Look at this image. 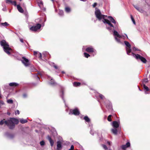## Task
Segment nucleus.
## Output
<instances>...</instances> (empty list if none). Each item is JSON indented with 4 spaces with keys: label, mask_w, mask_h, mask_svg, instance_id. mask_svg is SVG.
Here are the masks:
<instances>
[{
    "label": "nucleus",
    "mask_w": 150,
    "mask_h": 150,
    "mask_svg": "<svg viewBox=\"0 0 150 150\" xmlns=\"http://www.w3.org/2000/svg\"><path fill=\"white\" fill-rule=\"evenodd\" d=\"M19 12L23 13V14L26 15L27 13V10L26 9H24L21 6H20L19 4Z\"/></svg>",
    "instance_id": "4468645a"
},
{
    "label": "nucleus",
    "mask_w": 150,
    "mask_h": 150,
    "mask_svg": "<svg viewBox=\"0 0 150 150\" xmlns=\"http://www.w3.org/2000/svg\"><path fill=\"white\" fill-rule=\"evenodd\" d=\"M0 44L3 47L4 50L5 52L9 55L13 52L12 49L9 47L8 43L4 40L0 41Z\"/></svg>",
    "instance_id": "20e7f679"
},
{
    "label": "nucleus",
    "mask_w": 150,
    "mask_h": 150,
    "mask_svg": "<svg viewBox=\"0 0 150 150\" xmlns=\"http://www.w3.org/2000/svg\"><path fill=\"white\" fill-rule=\"evenodd\" d=\"M130 146V143L129 142H127L125 145H122L121 146V148L122 149L125 150V149L129 147Z\"/></svg>",
    "instance_id": "a211bd4d"
},
{
    "label": "nucleus",
    "mask_w": 150,
    "mask_h": 150,
    "mask_svg": "<svg viewBox=\"0 0 150 150\" xmlns=\"http://www.w3.org/2000/svg\"><path fill=\"white\" fill-rule=\"evenodd\" d=\"M40 59H42V54L41 53L39 52L38 53L37 56Z\"/></svg>",
    "instance_id": "ea45409f"
},
{
    "label": "nucleus",
    "mask_w": 150,
    "mask_h": 150,
    "mask_svg": "<svg viewBox=\"0 0 150 150\" xmlns=\"http://www.w3.org/2000/svg\"><path fill=\"white\" fill-rule=\"evenodd\" d=\"M63 11L62 10H59V14L60 16H62L63 15Z\"/></svg>",
    "instance_id": "4c0bfd02"
},
{
    "label": "nucleus",
    "mask_w": 150,
    "mask_h": 150,
    "mask_svg": "<svg viewBox=\"0 0 150 150\" xmlns=\"http://www.w3.org/2000/svg\"><path fill=\"white\" fill-rule=\"evenodd\" d=\"M4 104V102L3 101L0 100V107H1V106Z\"/></svg>",
    "instance_id": "09e8293b"
},
{
    "label": "nucleus",
    "mask_w": 150,
    "mask_h": 150,
    "mask_svg": "<svg viewBox=\"0 0 150 150\" xmlns=\"http://www.w3.org/2000/svg\"><path fill=\"white\" fill-rule=\"evenodd\" d=\"M132 50L134 51H140V50L138 49V48H136L135 47H132Z\"/></svg>",
    "instance_id": "37998d69"
},
{
    "label": "nucleus",
    "mask_w": 150,
    "mask_h": 150,
    "mask_svg": "<svg viewBox=\"0 0 150 150\" xmlns=\"http://www.w3.org/2000/svg\"><path fill=\"white\" fill-rule=\"evenodd\" d=\"M83 119L85 120L86 122H87L88 125L89 124H91V123H90V119L89 118V117L87 116H85L84 118ZM89 126V125H88Z\"/></svg>",
    "instance_id": "4be33fe9"
},
{
    "label": "nucleus",
    "mask_w": 150,
    "mask_h": 150,
    "mask_svg": "<svg viewBox=\"0 0 150 150\" xmlns=\"http://www.w3.org/2000/svg\"><path fill=\"white\" fill-rule=\"evenodd\" d=\"M17 9L19 11V5H17Z\"/></svg>",
    "instance_id": "6e6d98bb"
},
{
    "label": "nucleus",
    "mask_w": 150,
    "mask_h": 150,
    "mask_svg": "<svg viewBox=\"0 0 150 150\" xmlns=\"http://www.w3.org/2000/svg\"><path fill=\"white\" fill-rule=\"evenodd\" d=\"M124 42L126 46V49L127 54L128 55H130V53L131 52V45L127 41H125Z\"/></svg>",
    "instance_id": "0eeeda50"
},
{
    "label": "nucleus",
    "mask_w": 150,
    "mask_h": 150,
    "mask_svg": "<svg viewBox=\"0 0 150 150\" xmlns=\"http://www.w3.org/2000/svg\"><path fill=\"white\" fill-rule=\"evenodd\" d=\"M86 51L88 52H94L96 54V51L93 49L91 46H90L87 48L86 49Z\"/></svg>",
    "instance_id": "f8f14e48"
},
{
    "label": "nucleus",
    "mask_w": 150,
    "mask_h": 150,
    "mask_svg": "<svg viewBox=\"0 0 150 150\" xmlns=\"http://www.w3.org/2000/svg\"><path fill=\"white\" fill-rule=\"evenodd\" d=\"M74 146L73 145H72L71 146L70 149H69L68 150H74Z\"/></svg>",
    "instance_id": "8fccbe9b"
},
{
    "label": "nucleus",
    "mask_w": 150,
    "mask_h": 150,
    "mask_svg": "<svg viewBox=\"0 0 150 150\" xmlns=\"http://www.w3.org/2000/svg\"><path fill=\"white\" fill-rule=\"evenodd\" d=\"M107 143L108 144H109V145H110V142L109 141L107 142Z\"/></svg>",
    "instance_id": "5fc2aeb1"
},
{
    "label": "nucleus",
    "mask_w": 150,
    "mask_h": 150,
    "mask_svg": "<svg viewBox=\"0 0 150 150\" xmlns=\"http://www.w3.org/2000/svg\"><path fill=\"white\" fill-rule=\"evenodd\" d=\"M37 2L39 6L41 8L43 6V3L41 0H37Z\"/></svg>",
    "instance_id": "b1692460"
},
{
    "label": "nucleus",
    "mask_w": 150,
    "mask_h": 150,
    "mask_svg": "<svg viewBox=\"0 0 150 150\" xmlns=\"http://www.w3.org/2000/svg\"><path fill=\"white\" fill-rule=\"evenodd\" d=\"M7 102L9 104H12L13 103V101L11 99H9L7 100Z\"/></svg>",
    "instance_id": "a19ab883"
},
{
    "label": "nucleus",
    "mask_w": 150,
    "mask_h": 150,
    "mask_svg": "<svg viewBox=\"0 0 150 150\" xmlns=\"http://www.w3.org/2000/svg\"><path fill=\"white\" fill-rule=\"evenodd\" d=\"M80 1H85V0H80Z\"/></svg>",
    "instance_id": "e2e57ef3"
},
{
    "label": "nucleus",
    "mask_w": 150,
    "mask_h": 150,
    "mask_svg": "<svg viewBox=\"0 0 150 150\" xmlns=\"http://www.w3.org/2000/svg\"><path fill=\"white\" fill-rule=\"evenodd\" d=\"M22 1V0H19V1Z\"/></svg>",
    "instance_id": "338daca9"
},
{
    "label": "nucleus",
    "mask_w": 150,
    "mask_h": 150,
    "mask_svg": "<svg viewBox=\"0 0 150 150\" xmlns=\"http://www.w3.org/2000/svg\"><path fill=\"white\" fill-rule=\"evenodd\" d=\"M97 4L96 3H95L93 5V8H94L96 7V6L97 5Z\"/></svg>",
    "instance_id": "3c124183"
},
{
    "label": "nucleus",
    "mask_w": 150,
    "mask_h": 150,
    "mask_svg": "<svg viewBox=\"0 0 150 150\" xmlns=\"http://www.w3.org/2000/svg\"><path fill=\"white\" fill-rule=\"evenodd\" d=\"M79 114V111L77 108H76L73 110H71L69 113V115L74 114L75 115H78Z\"/></svg>",
    "instance_id": "6e6552de"
},
{
    "label": "nucleus",
    "mask_w": 150,
    "mask_h": 150,
    "mask_svg": "<svg viewBox=\"0 0 150 150\" xmlns=\"http://www.w3.org/2000/svg\"><path fill=\"white\" fill-rule=\"evenodd\" d=\"M98 96L100 98V99H102V100H104V99H105V100H106V98H105V97H104V96H103V95L100 94V93H98Z\"/></svg>",
    "instance_id": "c756f323"
},
{
    "label": "nucleus",
    "mask_w": 150,
    "mask_h": 150,
    "mask_svg": "<svg viewBox=\"0 0 150 150\" xmlns=\"http://www.w3.org/2000/svg\"><path fill=\"white\" fill-rule=\"evenodd\" d=\"M7 114L8 115H9L10 114V113H9V112H8L7 113Z\"/></svg>",
    "instance_id": "bf43d9fd"
},
{
    "label": "nucleus",
    "mask_w": 150,
    "mask_h": 150,
    "mask_svg": "<svg viewBox=\"0 0 150 150\" xmlns=\"http://www.w3.org/2000/svg\"><path fill=\"white\" fill-rule=\"evenodd\" d=\"M6 2L8 4H11L14 6H16V2L15 1H12L11 0H6Z\"/></svg>",
    "instance_id": "aec40b11"
},
{
    "label": "nucleus",
    "mask_w": 150,
    "mask_h": 150,
    "mask_svg": "<svg viewBox=\"0 0 150 150\" xmlns=\"http://www.w3.org/2000/svg\"><path fill=\"white\" fill-rule=\"evenodd\" d=\"M54 64V67L56 69H58V67H57L56 65H55L54 63H53Z\"/></svg>",
    "instance_id": "603ef678"
},
{
    "label": "nucleus",
    "mask_w": 150,
    "mask_h": 150,
    "mask_svg": "<svg viewBox=\"0 0 150 150\" xmlns=\"http://www.w3.org/2000/svg\"><path fill=\"white\" fill-rule=\"evenodd\" d=\"M57 149L58 150H59L61 149L62 147V142L60 141H58L57 142Z\"/></svg>",
    "instance_id": "f3484780"
},
{
    "label": "nucleus",
    "mask_w": 150,
    "mask_h": 150,
    "mask_svg": "<svg viewBox=\"0 0 150 150\" xmlns=\"http://www.w3.org/2000/svg\"><path fill=\"white\" fill-rule=\"evenodd\" d=\"M19 121L22 124H24L27 122L28 121L26 119H19Z\"/></svg>",
    "instance_id": "cd10ccee"
},
{
    "label": "nucleus",
    "mask_w": 150,
    "mask_h": 150,
    "mask_svg": "<svg viewBox=\"0 0 150 150\" xmlns=\"http://www.w3.org/2000/svg\"><path fill=\"white\" fill-rule=\"evenodd\" d=\"M38 52L37 51H34L33 52V54L34 56H37V55L38 54Z\"/></svg>",
    "instance_id": "49530a36"
},
{
    "label": "nucleus",
    "mask_w": 150,
    "mask_h": 150,
    "mask_svg": "<svg viewBox=\"0 0 150 150\" xmlns=\"http://www.w3.org/2000/svg\"><path fill=\"white\" fill-rule=\"evenodd\" d=\"M8 25H9V24L6 22H5L4 23H0V26L1 27H5Z\"/></svg>",
    "instance_id": "c85d7f7f"
},
{
    "label": "nucleus",
    "mask_w": 150,
    "mask_h": 150,
    "mask_svg": "<svg viewBox=\"0 0 150 150\" xmlns=\"http://www.w3.org/2000/svg\"><path fill=\"white\" fill-rule=\"evenodd\" d=\"M52 1H54V0H51Z\"/></svg>",
    "instance_id": "774afa93"
},
{
    "label": "nucleus",
    "mask_w": 150,
    "mask_h": 150,
    "mask_svg": "<svg viewBox=\"0 0 150 150\" xmlns=\"http://www.w3.org/2000/svg\"><path fill=\"white\" fill-rule=\"evenodd\" d=\"M81 83L79 82H74L73 85L75 86H78L80 85Z\"/></svg>",
    "instance_id": "473e14b6"
},
{
    "label": "nucleus",
    "mask_w": 150,
    "mask_h": 150,
    "mask_svg": "<svg viewBox=\"0 0 150 150\" xmlns=\"http://www.w3.org/2000/svg\"><path fill=\"white\" fill-rule=\"evenodd\" d=\"M95 14L96 18L99 21H102L104 24H108V26L106 27V28L108 30H113L114 28H117V22L112 16H108V19H106L107 16L102 14L100 10L97 8H95Z\"/></svg>",
    "instance_id": "f257e3e1"
},
{
    "label": "nucleus",
    "mask_w": 150,
    "mask_h": 150,
    "mask_svg": "<svg viewBox=\"0 0 150 150\" xmlns=\"http://www.w3.org/2000/svg\"><path fill=\"white\" fill-rule=\"evenodd\" d=\"M102 146L103 148L105 150H107L108 149V148L105 145H103Z\"/></svg>",
    "instance_id": "de8ad7c7"
},
{
    "label": "nucleus",
    "mask_w": 150,
    "mask_h": 150,
    "mask_svg": "<svg viewBox=\"0 0 150 150\" xmlns=\"http://www.w3.org/2000/svg\"><path fill=\"white\" fill-rule=\"evenodd\" d=\"M18 121L17 119L14 118H11L7 121H5L4 120H2L0 122V125H2L4 123L7 125L11 129L14 127L15 124L18 123Z\"/></svg>",
    "instance_id": "f03ea898"
},
{
    "label": "nucleus",
    "mask_w": 150,
    "mask_h": 150,
    "mask_svg": "<svg viewBox=\"0 0 150 150\" xmlns=\"http://www.w3.org/2000/svg\"><path fill=\"white\" fill-rule=\"evenodd\" d=\"M132 56L138 61H141L142 62L145 64L146 63L147 60L146 59L138 54H134L132 53Z\"/></svg>",
    "instance_id": "39448f33"
},
{
    "label": "nucleus",
    "mask_w": 150,
    "mask_h": 150,
    "mask_svg": "<svg viewBox=\"0 0 150 150\" xmlns=\"http://www.w3.org/2000/svg\"><path fill=\"white\" fill-rule=\"evenodd\" d=\"M120 125L119 121H114L112 123V125L114 128H117L119 127Z\"/></svg>",
    "instance_id": "ddd939ff"
},
{
    "label": "nucleus",
    "mask_w": 150,
    "mask_h": 150,
    "mask_svg": "<svg viewBox=\"0 0 150 150\" xmlns=\"http://www.w3.org/2000/svg\"><path fill=\"white\" fill-rule=\"evenodd\" d=\"M148 80L147 79H145L144 80L142 81V84L144 85V84H145V83H146L148 82Z\"/></svg>",
    "instance_id": "72a5a7b5"
},
{
    "label": "nucleus",
    "mask_w": 150,
    "mask_h": 150,
    "mask_svg": "<svg viewBox=\"0 0 150 150\" xmlns=\"http://www.w3.org/2000/svg\"><path fill=\"white\" fill-rule=\"evenodd\" d=\"M84 57L87 58H88L90 56V55L87 53L84 52Z\"/></svg>",
    "instance_id": "c9c22d12"
},
{
    "label": "nucleus",
    "mask_w": 150,
    "mask_h": 150,
    "mask_svg": "<svg viewBox=\"0 0 150 150\" xmlns=\"http://www.w3.org/2000/svg\"><path fill=\"white\" fill-rule=\"evenodd\" d=\"M30 70L31 72H34L37 71V70L33 65L30 64Z\"/></svg>",
    "instance_id": "412c9836"
},
{
    "label": "nucleus",
    "mask_w": 150,
    "mask_h": 150,
    "mask_svg": "<svg viewBox=\"0 0 150 150\" xmlns=\"http://www.w3.org/2000/svg\"><path fill=\"white\" fill-rule=\"evenodd\" d=\"M45 9H45V8H44V11H45Z\"/></svg>",
    "instance_id": "0e129e2a"
},
{
    "label": "nucleus",
    "mask_w": 150,
    "mask_h": 150,
    "mask_svg": "<svg viewBox=\"0 0 150 150\" xmlns=\"http://www.w3.org/2000/svg\"><path fill=\"white\" fill-rule=\"evenodd\" d=\"M104 103L106 108L109 110H112V104L109 100H106L104 102Z\"/></svg>",
    "instance_id": "1a4fd4ad"
},
{
    "label": "nucleus",
    "mask_w": 150,
    "mask_h": 150,
    "mask_svg": "<svg viewBox=\"0 0 150 150\" xmlns=\"http://www.w3.org/2000/svg\"><path fill=\"white\" fill-rule=\"evenodd\" d=\"M117 28H114V29L113 30H108L110 32H113V35L115 37V40L117 42L119 43H121V42L120 39L118 38H123L124 39H125L126 38H128L127 35L126 34H125L124 35H120L117 31L115 30L117 29L118 28V23L117 22Z\"/></svg>",
    "instance_id": "7ed1b4c3"
},
{
    "label": "nucleus",
    "mask_w": 150,
    "mask_h": 150,
    "mask_svg": "<svg viewBox=\"0 0 150 150\" xmlns=\"http://www.w3.org/2000/svg\"><path fill=\"white\" fill-rule=\"evenodd\" d=\"M62 74H64L65 73V72L64 71H62Z\"/></svg>",
    "instance_id": "13d9d810"
},
{
    "label": "nucleus",
    "mask_w": 150,
    "mask_h": 150,
    "mask_svg": "<svg viewBox=\"0 0 150 150\" xmlns=\"http://www.w3.org/2000/svg\"><path fill=\"white\" fill-rule=\"evenodd\" d=\"M61 94H60V96L62 98V99L63 100L64 103H65V101L64 98V88L62 87H61Z\"/></svg>",
    "instance_id": "6ab92c4d"
},
{
    "label": "nucleus",
    "mask_w": 150,
    "mask_h": 150,
    "mask_svg": "<svg viewBox=\"0 0 150 150\" xmlns=\"http://www.w3.org/2000/svg\"><path fill=\"white\" fill-rule=\"evenodd\" d=\"M134 7L139 12L141 13H143L144 12V11L143 9L140 7L138 6L137 5H135L133 4Z\"/></svg>",
    "instance_id": "2eb2a0df"
},
{
    "label": "nucleus",
    "mask_w": 150,
    "mask_h": 150,
    "mask_svg": "<svg viewBox=\"0 0 150 150\" xmlns=\"http://www.w3.org/2000/svg\"><path fill=\"white\" fill-rule=\"evenodd\" d=\"M111 131L112 133L116 135L117 134V128H112L111 129Z\"/></svg>",
    "instance_id": "bb28decb"
},
{
    "label": "nucleus",
    "mask_w": 150,
    "mask_h": 150,
    "mask_svg": "<svg viewBox=\"0 0 150 150\" xmlns=\"http://www.w3.org/2000/svg\"><path fill=\"white\" fill-rule=\"evenodd\" d=\"M89 127H90L91 130L90 132V133L92 135H93L94 132V131L93 129V125L92 124H89Z\"/></svg>",
    "instance_id": "5701e85b"
},
{
    "label": "nucleus",
    "mask_w": 150,
    "mask_h": 150,
    "mask_svg": "<svg viewBox=\"0 0 150 150\" xmlns=\"http://www.w3.org/2000/svg\"><path fill=\"white\" fill-rule=\"evenodd\" d=\"M47 138L50 142L51 146H53L54 144V142L53 140H52L51 137H50L49 136H48Z\"/></svg>",
    "instance_id": "393cba45"
},
{
    "label": "nucleus",
    "mask_w": 150,
    "mask_h": 150,
    "mask_svg": "<svg viewBox=\"0 0 150 150\" xmlns=\"http://www.w3.org/2000/svg\"><path fill=\"white\" fill-rule=\"evenodd\" d=\"M48 79L50 80L48 82L49 85L52 86H54L56 85L57 83L55 82L54 80L50 76H48Z\"/></svg>",
    "instance_id": "9d476101"
},
{
    "label": "nucleus",
    "mask_w": 150,
    "mask_h": 150,
    "mask_svg": "<svg viewBox=\"0 0 150 150\" xmlns=\"http://www.w3.org/2000/svg\"><path fill=\"white\" fill-rule=\"evenodd\" d=\"M34 76L35 77V78L37 79L38 80H39L40 79L39 78L37 74H34Z\"/></svg>",
    "instance_id": "c03bdc74"
},
{
    "label": "nucleus",
    "mask_w": 150,
    "mask_h": 150,
    "mask_svg": "<svg viewBox=\"0 0 150 150\" xmlns=\"http://www.w3.org/2000/svg\"><path fill=\"white\" fill-rule=\"evenodd\" d=\"M131 20H132V21L133 24L134 25H135L136 23H135V21L133 17L131 15Z\"/></svg>",
    "instance_id": "58836bf2"
},
{
    "label": "nucleus",
    "mask_w": 150,
    "mask_h": 150,
    "mask_svg": "<svg viewBox=\"0 0 150 150\" xmlns=\"http://www.w3.org/2000/svg\"><path fill=\"white\" fill-rule=\"evenodd\" d=\"M41 27V25L39 23H37L35 26H33L30 28V29L32 31H36Z\"/></svg>",
    "instance_id": "9b49d317"
},
{
    "label": "nucleus",
    "mask_w": 150,
    "mask_h": 150,
    "mask_svg": "<svg viewBox=\"0 0 150 150\" xmlns=\"http://www.w3.org/2000/svg\"><path fill=\"white\" fill-rule=\"evenodd\" d=\"M19 40L21 43V45L22 46L25 47H27L26 44H27L28 43L23 38H20Z\"/></svg>",
    "instance_id": "dca6fc26"
},
{
    "label": "nucleus",
    "mask_w": 150,
    "mask_h": 150,
    "mask_svg": "<svg viewBox=\"0 0 150 150\" xmlns=\"http://www.w3.org/2000/svg\"><path fill=\"white\" fill-rule=\"evenodd\" d=\"M143 87L144 89L146 91H147L149 90V88L146 86L145 84H144V85H143Z\"/></svg>",
    "instance_id": "7c9ffc66"
},
{
    "label": "nucleus",
    "mask_w": 150,
    "mask_h": 150,
    "mask_svg": "<svg viewBox=\"0 0 150 150\" xmlns=\"http://www.w3.org/2000/svg\"><path fill=\"white\" fill-rule=\"evenodd\" d=\"M16 115L19 114V110H17L15 112Z\"/></svg>",
    "instance_id": "864d4df0"
},
{
    "label": "nucleus",
    "mask_w": 150,
    "mask_h": 150,
    "mask_svg": "<svg viewBox=\"0 0 150 150\" xmlns=\"http://www.w3.org/2000/svg\"><path fill=\"white\" fill-rule=\"evenodd\" d=\"M112 115H110L108 116V117L107 120L108 121L111 122L112 121V119L111 117Z\"/></svg>",
    "instance_id": "e433bc0d"
},
{
    "label": "nucleus",
    "mask_w": 150,
    "mask_h": 150,
    "mask_svg": "<svg viewBox=\"0 0 150 150\" xmlns=\"http://www.w3.org/2000/svg\"><path fill=\"white\" fill-rule=\"evenodd\" d=\"M28 95L26 93H24L22 95V97L23 98H26L27 97Z\"/></svg>",
    "instance_id": "79ce46f5"
},
{
    "label": "nucleus",
    "mask_w": 150,
    "mask_h": 150,
    "mask_svg": "<svg viewBox=\"0 0 150 150\" xmlns=\"http://www.w3.org/2000/svg\"><path fill=\"white\" fill-rule=\"evenodd\" d=\"M38 74H40V73H38Z\"/></svg>",
    "instance_id": "69168bd1"
},
{
    "label": "nucleus",
    "mask_w": 150,
    "mask_h": 150,
    "mask_svg": "<svg viewBox=\"0 0 150 150\" xmlns=\"http://www.w3.org/2000/svg\"><path fill=\"white\" fill-rule=\"evenodd\" d=\"M40 144L41 146H44L45 144V142L44 141H42L40 142Z\"/></svg>",
    "instance_id": "a18cd8bd"
},
{
    "label": "nucleus",
    "mask_w": 150,
    "mask_h": 150,
    "mask_svg": "<svg viewBox=\"0 0 150 150\" xmlns=\"http://www.w3.org/2000/svg\"><path fill=\"white\" fill-rule=\"evenodd\" d=\"M145 93L146 94H149V93L147 92H146V91H145Z\"/></svg>",
    "instance_id": "4d7b16f0"
},
{
    "label": "nucleus",
    "mask_w": 150,
    "mask_h": 150,
    "mask_svg": "<svg viewBox=\"0 0 150 150\" xmlns=\"http://www.w3.org/2000/svg\"><path fill=\"white\" fill-rule=\"evenodd\" d=\"M35 132H38V130H35Z\"/></svg>",
    "instance_id": "680f3d73"
},
{
    "label": "nucleus",
    "mask_w": 150,
    "mask_h": 150,
    "mask_svg": "<svg viewBox=\"0 0 150 150\" xmlns=\"http://www.w3.org/2000/svg\"><path fill=\"white\" fill-rule=\"evenodd\" d=\"M138 88H139V90L140 91H142L141 90V89H140V88H139V87H138Z\"/></svg>",
    "instance_id": "052dcab7"
},
{
    "label": "nucleus",
    "mask_w": 150,
    "mask_h": 150,
    "mask_svg": "<svg viewBox=\"0 0 150 150\" xmlns=\"http://www.w3.org/2000/svg\"><path fill=\"white\" fill-rule=\"evenodd\" d=\"M65 10L67 13H69L70 11V9L69 7H66L65 8Z\"/></svg>",
    "instance_id": "f704fd0d"
},
{
    "label": "nucleus",
    "mask_w": 150,
    "mask_h": 150,
    "mask_svg": "<svg viewBox=\"0 0 150 150\" xmlns=\"http://www.w3.org/2000/svg\"><path fill=\"white\" fill-rule=\"evenodd\" d=\"M21 60L25 67H28L30 66V64L29 60L25 57H23Z\"/></svg>",
    "instance_id": "423d86ee"
},
{
    "label": "nucleus",
    "mask_w": 150,
    "mask_h": 150,
    "mask_svg": "<svg viewBox=\"0 0 150 150\" xmlns=\"http://www.w3.org/2000/svg\"><path fill=\"white\" fill-rule=\"evenodd\" d=\"M20 6H21L24 9H26L25 5L24 3H21L20 4Z\"/></svg>",
    "instance_id": "2f4dec72"
},
{
    "label": "nucleus",
    "mask_w": 150,
    "mask_h": 150,
    "mask_svg": "<svg viewBox=\"0 0 150 150\" xmlns=\"http://www.w3.org/2000/svg\"><path fill=\"white\" fill-rule=\"evenodd\" d=\"M9 85L11 86L16 87L18 85V84L16 83L12 82L10 83Z\"/></svg>",
    "instance_id": "a878e982"
}]
</instances>
